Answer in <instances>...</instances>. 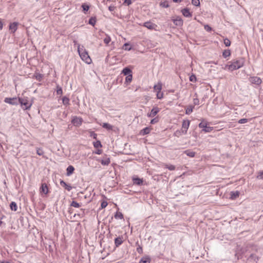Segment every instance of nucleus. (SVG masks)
Instances as JSON below:
<instances>
[{
	"mask_svg": "<svg viewBox=\"0 0 263 263\" xmlns=\"http://www.w3.org/2000/svg\"><path fill=\"white\" fill-rule=\"evenodd\" d=\"M245 59L243 58H238L234 60L231 64L228 65L229 70L233 71L242 67L245 63Z\"/></svg>",
	"mask_w": 263,
	"mask_h": 263,
	"instance_id": "obj_1",
	"label": "nucleus"
},
{
	"mask_svg": "<svg viewBox=\"0 0 263 263\" xmlns=\"http://www.w3.org/2000/svg\"><path fill=\"white\" fill-rule=\"evenodd\" d=\"M78 51L79 54L82 59V60L85 61L87 64H90L91 62V59L88 55L87 51L85 49H83V47H80V45L78 46Z\"/></svg>",
	"mask_w": 263,
	"mask_h": 263,
	"instance_id": "obj_2",
	"label": "nucleus"
},
{
	"mask_svg": "<svg viewBox=\"0 0 263 263\" xmlns=\"http://www.w3.org/2000/svg\"><path fill=\"white\" fill-rule=\"evenodd\" d=\"M18 102L24 109H28L30 108L32 104L29 103L25 98H18Z\"/></svg>",
	"mask_w": 263,
	"mask_h": 263,
	"instance_id": "obj_3",
	"label": "nucleus"
},
{
	"mask_svg": "<svg viewBox=\"0 0 263 263\" xmlns=\"http://www.w3.org/2000/svg\"><path fill=\"white\" fill-rule=\"evenodd\" d=\"M190 122L189 120H183L182 124V133L186 134L189 127Z\"/></svg>",
	"mask_w": 263,
	"mask_h": 263,
	"instance_id": "obj_4",
	"label": "nucleus"
},
{
	"mask_svg": "<svg viewBox=\"0 0 263 263\" xmlns=\"http://www.w3.org/2000/svg\"><path fill=\"white\" fill-rule=\"evenodd\" d=\"M82 119L77 117H74L71 121V123L76 126H80L82 124Z\"/></svg>",
	"mask_w": 263,
	"mask_h": 263,
	"instance_id": "obj_5",
	"label": "nucleus"
},
{
	"mask_svg": "<svg viewBox=\"0 0 263 263\" xmlns=\"http://www.w3.org/2000/svg\"><path fill=\"white\" fill-rule=\"evenodd\" d=\"M249 81L252 83L256 85H259L261 84L262 81L261 79L257 77H251L249 78Z\"/></svg>",
	"mask_w": 263,
	"mask_h": 263,
	"instance_id": "obj_6",
	"label": "nucleus"
},
{
	"mask_svg": "<svg viewBox=\"0 0 263 263\" xmlns=\"http://www.w3.org/2000/svg\"><path fill=\"white\" fill-rule=\"evenodd\" d=\"M4 102L11 105H17L18 103L16 98H6L4 100Z\"/></svg>",
	"mask_w": 263,
	"mask_h": 263,
	"instance_id": "obj_7",
	"label": "nucleus"
},
{
	"mask_svg": "<svg viewBox=\"0 0 263 263\" xmlns=\"http://www.w3.org/2000/svg\"><path fill=\"white\" fill-rule=\"evenodd\" d=\"M160 111V109L157 107H154L151 111V112L149 114H147V116L149 117H154L155 116L158 112Z\"/></svg>",
	"mask_w": 263,
	"mask_h": 263,
	"instance_id": "obj_8",
	"label": "nucleus"
},
{
	"mask_svg": "<svg viewBox=\"0 0 263 263\" xmlns=\"http://www.w3.org/2000/svg\"><path fill=\"white\" fill-rule=\"evenodd\" d=\"M18 23L17 22H13L9 25V29L12 33H14L17 29Z\"/></svg>",
	"mask_w": 263,
	"mask_h": 263,
	"instance_id": "obj_9",
	"label": "nucleus"
},
{
	"mask_svg": "<svg viewBox=\"0 0 263 263\" xmlns=\"http://www.w3.org/2000/svg\"><path fill=\"white\" fill-rule=\"evenodd\" d=\"M174 24L178 26H181L183 25V20L180 17H177L176 18L173 20Z\"/></svg>",
	"mask_w": 263,
	"mask_h": 263,
	"instance_id": "obj_10",
	"label": "nucleus"
},
{
	"mask_svg": "<svg viewBox=\"0 0 263 263\" xmlns=\"http://www.w3.org/2000/svg\"><path fill=\"white\" fill-rule=\"evenodd\" d=\"M143 26L149 29L152 30L154 29L155 27L157 26V25L151 22H146L143 24Z\"/></svg>",
	"mask_w": 263,
	"mask_h": 263,
	"instance_id": "obj_11",
	"label": "nucleus"
},
{
	"mask_svg": "<svg viewBox=\"0 0 263 263\" xmlns=\"http://www.w3.org/2000/svg\"><path fill=\"white\" fill-rule=\"evenodd\" d=\"M123 238L122 236H119L115 238V244L116 247H118L123 243Z\"/></svg>",
	"mask_w": 263,
	"mask_h": 263,
	"instance_id": "obj_12",
	"label": "nucleus"
},
{
	"mask_svg": "<svg viewBox=\"0 0 263 263\" xmlns=\"http://www.w3.org/2000/svg\"><path fill=\"white\" fill-rule=\"evenodd\" d=\"M182 14L186 17H190L192 16V14L190 12V10L188 8H185L182 10L181 11Z\"/></svg>",
	"mask_w": 263,
	"mask_h": 263,
	"instance_id": "obj_13",
	"label": "nucleus"
},
{
	"mask_svg": "<svg viewBox=\"0 0 263 263\" xmlns=\"http://www.w3.org/2000/svg\"><path fill=\"white\" fill-rule=\"evenodd\" d=\"M41 192L47 194L48 193V189L47 185L46 183H44L42 184V185L40 187Z\"/></svg>",
	"mask_w": 263,
	"mask_h": 263,
	"instance_id": "obj_14",
	"label": "nucleus"
},
{
	"mask_svg": "<svg viewBox=\"0 0 263 263\" xmlns=\"http://www.w3.org/2000/svg\"><path fill=\"white\" fill-rule=\"evenodd\" d=\"M60 185L65 187V189L68 191H70L72 189V187L70 185L67 184L63 180L60 181Z\"/></svg>",
	"mask_w": 263,
	"mask_h": 263,
	"instance_id": "obj_15",
	"label": "nucleus"
},
{
	"mask_svg": "<svg viewBox=\"0 0 263 263\" xmlns=\"http://www.w3.org/2000/svg\"><path fill=\"white\" fill-rule=\"evenodd\" d=\"M74 170V168L73 167V166H72V165L68 166L66 169L67 176H69L71 175L73 173Z\"/></svg>",
	"mask_w": 263,
	"mask_h": 263,
	"instance_id": "obj_16",
	"label": "nucleus"
},
{
	"mask_svg": "<svg viewBox=\"0 0 263 263\" xmlns=\"http://www.w3.org/2000/svg\"><path fill=\"white\" fill-rule=\"evenodd\" d=\"M33 78H35L37 81H41L43 79V75L42 74H41V73H37V72H35L33 76Z\"/></svg>",
	"mask_w": 263,
	"mask_h": 263,
	"instance_id": "obj_17",
	"label": "nucleus"
},
{
	"mask_svg": "<svg viewBox=\"0 0 263 263\" xmlns=\"http://www.w3.org/2000/svg\"><path fill=\"white\" fill-rule=\"evenodd\" d=\"M132 70L128 67L124 68L122 71V73L124 74L125 76H128L129 74H132Z\"/></svg>",
	"mask_w": 263,
	"mask_h": 263,
	"instance_id": "obj_18",
	"label": "nucleus"
},
{
	"mask_svg": "<svg viewBox=\"0 0 263 263\" xmlns=\"http://www.w3.org/2000/svg\"><path fill=\"white\" fill-rule=\"evenodd\" d=\"M151 258L148 256L143 257L140 260L139 263H150Z\"/></svg>",
	"mask_w": 263,
	"mask_h": 263,
	"instance_id": "obj_19",
	"label": "nucleus"
},
{
	"mask_svg": "<svg viewBox=\"0 0 263 263\" xmlns=\"http://www.w3.org/2000/svg\"><path fill=\"white\" fill-rule=\"evenodd\" d=\"M151 129L149 127H146L141 130L140 134L142 135H147L149 133Z\"/></svg>",
	"mask_w": 263,
	"mask_h": 263,
	"instance_id": "obj_20",
	"label": "nucleus"
},
{
	"mask_svg": "<svg viewBox=\"0 0 263 263\" xmlns=\"http://www.w3.org/2000/svg\"><path fill=\"white\" fill-rule=\"evenodd\" d=\"M110 162L109 158H105L101 161V163L103 165H108Z\"/></svg>",
	"mask_w": 263,
	"mask_h": 263,
	"instance_id": "obj_21",
	"label": "nucleus"
},
{
	"mask_svg": "<svg viewBox=\"0 0 263 263\" xmlns=\"http://www.w3.org/2000/svg\"><path fill=\"white\" fill-rule=\"evenodd\" d=\"M154 89L157 92L161 91L162 89V83L159 82L157 85H154Z\"/></svg>",
	"mask_w": 263,
	"mask_h": 263,
	"instance_id": "obj_22",
	"label": "nucleus"
},
{
	"mask_svg": "<svg viewBox=\"0 0 263 263\" xmlns=\"http://www.w3.org/2000/svg\"><path fill=\"white\" fill-rule=\"evenodd\" d=\"M134 184L140 185L142 184L143 180L139 178H136L133 179Z\"/></svg>",
	"mask_w": 263,
	"mask_h": 263,
	"instance_id": "obj_23",
	"label": "nucleus"
},
{
	"mask_svg": "<svg viewBox=\"0 0 263 263\" xmlns=\"http://www.w3.org/2000/svg\"><path fill=\"white\" fill-rule=\"evenodd\" d=\"M10 208L12 211H16L17 209V206L16 203L15 202L12 201L11 202V203L10 204Z\"/></svg>",
	"mask_w": 263,
	"mask_h": 263,
	"instance_id": "obj_24",
	"label": "nucleus"
},
{
	"mask_svg": "<svg viewBox=\"0 0 263 263\" xmlns=\"http://www.w3.org/2000/svg\"><path fill=\"white\" fill-rule=\"evenodd\" d=\"M136 246H137V252L141 254L143 253V249H142V247L139 244V242L138 241H137L136 243Z\"/></svg>",
	"mask_w": 263,
	"mask_h": 263,
	"instance_id": "obj_25",
	"label": "nucleus"
},
{
	"mask_svg": "<svg viewBox=\"0 0 263 263\" xmlns=\"http://www.w3.org/2000/svg\"><path fill=\"white\" fill-rule=\"evenodd\" d=\"M231 198L234 199L238 197L239 195V192L238 191L232 192L231 193Z\"/></svg>",
	"mask_w": 263,
	"mask_h": 263,
	"instance_id": "obj_26",
	"label": "nucleus"
},
{
	"mask_svg": "<svg viewBox=\"0 0 263 263\" xmlns=\"http://www.w3.org/2000/svg\"><path fill=\"white\" fill-rule=\"evenodd\" d=\"M231 55V51L229 49L224 50L222 53V56L226 58Z\"/></svg>",
	"mask_w": 263,
	"mask_h": 263,
	"instance_id": "obj_27",
	"label": "nucleus"
},
{
	"mask_svg": "<svg viewBox=\"0 0 263 263\" xmlns=\"http://www.w3.org/2000/svg\"><path fill=\"white\" fill-rule=\"evenodd\" d=\"M194 106L192 105L189 106L185 110V114L187 115H190L193 109Z\"/></svg>",
	"mask_w": 263,
	"mask_h": 263,
	"instance_id": "obj_28",
	"label": "nucleus"
},
{
	"mask_svg": "<svg viewBox=\"0 0 263 263\" xmlns=\"http://www.w3.org/2000/svg\"><path fill=\"white\" fill-rule=\"evenodd\" d=\"M213 129V127L210 126H207L206 125H205L204 128L202 129V130L205 133H210L212 132Z\"/></svg>",
	"mask_w": 263,
	"mask_h": 263,
	"instance_id": "obj_29",
	"label": "nucleus"
},
{
	"mask_svg": "<svg viewBox=\"0 0 263 263\" xmlns=\"http://www.w3.org/2000/svg\"><path fill=\"white\" fill-rule=\"evenodd\" d=\"M62 102L64 105H67L69 104V99L66 97H64L63 98Z\"/></svg>",
	"mask_w": 263,
	"mask_h": 263,
	"instance_id": "obj_30",
	"label": "nucleus"
},
{
	"mask_svg": "<svg viewBox=\"0 0 263 263\" xmlns=\"http://www.w3.org/2000/svg\"><path fill=\"white\" fill-rule=\"evenodd\" d=\"M102 127L103 128H105L108 129V130H111L112 128V126L110 124H109L107 123H103Z\"/></svg>",
	"mask_w": 263,
	"mask_h": 263,
	"instance_id": "obj_31",
	"label": "nucleus"
},
{
	"mask_svg": "<svg viewBox=\"0 0 263 263\" xmlns=\"http://www.w3.org/2000/svg\"><path fill=\"white\" fill-rule=\"evenodd\" d=\"M89 24L93 26H95L96 23V17H91L89 20Z\"/></svg>",
	"mask_w": 263,
	"mask_h": 263,
	"instance_id": "obj_32",
	"label": "nucleus"
},
{
	"mask_svg": "<svg viewBox=\"0 0 263 263\" xmlns=\"http://www.w3.org/2000/svg\"><path fill=\"white\" fill-rule=\"evenodd\" d=\"M115 217L116 219L119 218L120 219H122L123 218V215L121 212H117L115 215Z\"/></svg>",
	"mask_w": 263,
	"mask_h": 263,
	"instance_id": "obj_33",
	"label": "nucleus"
},
{
	"mask_svg": "<svg viewBox=\"0 0 263 263\" xmlns=\"http://www.w3.org/2000/svg\"><path fill=\"white\" fill-rule=\"evenodd\" d=\"M70 206L74 208H79L81 206L80 204L75 201H72L70 203Z\"/></svg>",
	"mask_w": 263,
	"mask_h": 263,
	"instance_id": "obj_34",
	"label": "nucleus"
},
{
	"mask_svg": "<svg viewBox=\"0 0 263 263\" xmlns=\"http://www.w3.org/2000/svg\"><path fill=\"white\" fill-rule=\"evenodd\" d=\"M93 146L96 148H99L102 147V144L100 141H97L96 142H93Z\"/></svg>",
	"mask_w": 263,
	"mask_h": 263,
	"instance_id": "obj_35",
	"label": "nucleus"
},
{
	"mask_svg": "<svg viewBox=\"0 0 263 263\" xmlns=\"http://www.w3.org/2000/svg\"><path fill=\"white\" fill-rule=\"evenodd\" d=\"M123 48L125 50H130L131 49V47L130 46L129 44L125 43L123 45Z\"/></svg>",
	"mask_w": 263,
	"mask_h": 263,
	"instance_id": "obj_36",
	"label": "nucleus"
},
{
	"mask_svg": "<svg viewBox=\"0 0 263 263\" xmlns=\"http://www.w3.org/2000/svg\"><path fill=\"white\" fill-rule=\"evenodd\" d=\"M82 7L83 8V10L84 13H86V12L89 9V6H88L85 4H82Z\"/></svg>",
	"mask_w": 263,
	"mask_h": 263,
	"instance_id": "obj_37",
	"label": "nucleus"
},
{
	"mask_svg": "<svg viewBox=\"0 0 263 263\" xmlns=\"http://www.w3.org/2000/svg\"><path fill=\"white\" fill-rule=\"evenodd\" d=\"M164 166L165 168H167L171 171H173L175 169V166L173 165L165 164Z\"/></svg>",
	"mask_w": 263,
	"mask_h": 263,
	"instance_id": "obj_38",
	"label": "nucleus"
},
{
	"mask_svg": "<svg viewBox=\"0 0 263 263\" xmlns=\"http://www.w3.org/2000/svg\"><path fill=\"white\" fill-rule=\"evenodd\" d=\"M160 6H162V7H164V8H168L169 7V4H168V2H161L160 3Z\"/></svg>",
	"mask_w": 263,
	"mask_h": 263,
	"instance_id": "obj_39",
	"label": "nucleus"
},
{
	"mask_svg": "<svg viewBox=\"0 0 263 263\" xmlns=\"http://www.w3.org/2000/svg\"><path fill=\"white\" fill-rule=\"evenodd\" d=\"M224 44L227 47H229L231 45V41L228 39H225L224 40Z\"/></svg>",
	"mask_w": 263,
	"mask_h": 263,
	"instance_id": "obj_40",
	"label": "nucleus"
},
{
	"mask_svg": "<svg viewBox=\"0 0 263 263\" xmlns=\"http://www.w3.org/2000/svg\"><path fill=\"white\" fill-rule=\"evenodd\" d=\"M192 4L195 6H199L200 5L199 0H192Z\"/></svg>",
	"mask_w": 263,
	"mask_h": 263,
	"instance_id": "obj_41",
	"label": "nucleus"
},
{
	"mask_svg": "<svg viewBox=\"0 0 263 263\" xmlns=\"http://www.w3.org/2000/svg\"><path fill=\"white\" fill-rule=\"evenodd\" d=\"M111 41L110 36L106 35V37L104 39V42L106 44H108Z\"/></svg>",
	"mask_w": 263,
	"mask_h": 263,
	"instance_id": "obj_42",
	"label": "nucleus"
},
{
	"mask_svg": "<svg viewBox=\"0 0 263 263\" xmlns=\"http://www.w3.org/2000/svg\"><path fill=\"white\" fill-rule=\"evenodd\" d=\"M132 74H129L127 76L125 79V81L127 83H130L132 80Z\"/></svg>",
	"mask_w": 263,
	"mask_h": 263,
	"instance_id": "obj_43",
	"label": "nucleus"
},
{
	"mask_svg": "<svg viewBox=\"0 0 263 263\" xmlns=\"http://www.w3.org/2000/svg\"><path fill=\"white\" fill-rule=\"evenodd\" d=\"M63 93V90L61 87L59 86H57V94L58 95H61Z\"/></svg>",
	"mask_w": 263,
	"mask_h": 263,
	"instance_id": "obj_44",
	"label": "nucleus"
},
{
	"mask_svg": "<svg viewBox=\"0 0 263 263\" xmlns=\"http://www.w3.org/2000/svg\"><path fill=\"white\" fill-rule=\"evenodd\" d=\"M257 178L258 179L263 180V171L258 173V174L257 176Z\"/></svg>",
	"mask_w": 263,
	"mask_h": 263,
	"instance_id": "obj_45",
	"label": "nucleus"
},
{
	"mask_svg": "<svg viewBox=\"0 0 263 263\" xmlns=\"http://www.w3.org/2000/svg\"><path fill=\"white\" fill-rule=\"evenodd\" d=\"M186 154L187 156L191 157H194L195 155V153L194 152H186Z\"/></svg>",
	"mask_w": 263,
	"mask_h": 263,
	"instance_id": "obj_46",
	"label": "nucleus"
},
{
	"mask_svg": "<svg viewBox=\"0 0 263 263\" xmlns=\"http://www.w3.org/2000/svg\"><path fill=\"white\" fill-rule=\"evenodd\" d=\"M248 119H246V118H243V119H240L238 122V123L239 124H243V123H246L248 122Z\"/></svg>",
	"mask_w": 263,
	"mask_h": 263,
	"instance_id": "obj_47",
	"label": "nucleus"
},
{
	"mask_svg": "<svg viewBox=\"0 0 263 263\" xmlns=\"http://www.w3.org/2000/svg\"><path fill=\"white\" fill-rule=\"evenodd\" d=\"M36 153L39 156H43L44 155V152L42 149L37 148L36 150Z\"/></svg>",
	"mask_w": 263,
	"mask_h": 263,
	"instance_id": "obj_48",
	"label": "nucleus"
},
{
	"mask_svg": "<svg viewBox=\"0 0 263 263\" xmlns=\"http://www.w3.org/2000/svg\"><path fill=\"white\" fill-rule=\"evenodd\" d=\"M90 136L92 137L95 139H97V134H96L94 132H90Z\"/></svg>",
	"mask_w": 263,
	"mask_h": 263,
	"instance_id": "obj_49",
	"label": "nucleus"
},
{
	"mask_svg": "<svg viewBox=\"0 0 263 263\" xmlns=\"http://www.w3.org/2000/svg\"><path fill=\"white\" fill-rule=\"evenodd\" d=\"M158 121H159L158 118H155L153 119L152 120H151L150 123L152 124H154L157 123Z\"/></svg>",
	"mask_w": 263,
	"mask_h": 263,
	"instance_id": "obj_50",
	"label": "nucleus"
},
{
	"mask_svg": "<svg viewBox=\"0 0 263 263\" xmlns=\"http://www.w3.org/2000/svg\"><path fill=\"white\" fill-rule=\"evenodd\" d=\"M190 81L191 82H195L196 81V77L195 75L193 74L190 77Z\"/></svg>",
	"mask_w": 263,
	"mask_h": 263,
	"instance_id": "obj_51",
	"label": "nucleus"
},
{
	"mask_svg": "<svg viewBox=\"0 0 263 263\" xmlns=\"http://www.w3.org/2000/svg\"><path fill=\"white\" fill-rule=\"evenodd\" d=\"M163 93H160V91H158L157 92V98L159 99H161L163 98Z\"/></svg>",
	"mask_w": 263,
	"mask_h": 263,
	"instance_id": "obj_52",
	"label": "nucleus"
},
{
	"mask_svg": "<svg viewBox=\"0 0 263 263\" xmlns=\"http://www.w3.org/2000/svg\"><path fill=\"white\" fill-rule=\"evenodd\" d=\"M81 212L78 214V215L81 216L82 217H83L85 215L84 211L85 209H81L80 210Z\"/></svg>",
	"mask_w": 263,
	"mask_h": 263,
	"instance_id": "obj_53",
	"label": "nucleus"
},
{
	"mask_svg": "<svg viewBox=\"0 0 263 263\" xmlns=\"http://www.w3.org/2000/svg\"><path fill=\"white\" fill-rule=\"evenodd\" d=\"M108 203L106 201H103L102 203H101V207L102 209L103 208H105L107 206Z\"/></svg>",
	"mask_w": 263,
	"mask_h": 263,
	"instance_id": "obj_54",
	"label": "nucleus"
},
{
	"mask_svg": "<svg viewBox=\"0 0 263 263\" xmlns=\"http://www.w3.org/2000/svg\"><path fill=\"white\" fill-rule=\"evenodd\" d=\"M204 29L205 30L209 32L212 30V28L208 25L204 26Z\"/></svg>",
	"mask_w": 263,
	"mask_h": 263,
	"instance_id": "obj_55",
	"label": "nucleus"
},
{
	"mask_svg": "<svg viewBox=\"0 0 263 263\" xmlns=\"http://www.w3.org/2000/svg\"><path fill=\"white\" fill-rule=\"evenodd\" d=\"M205 125H206V124L201 122L199 124V127L203 129L205 127Z\"/></svg>",
	"mask_w": 263,
	"mask_h": 263,
	"instance_id": "obj_56",
	"label": "nucleus"
},
{
	"mask_svg": "<svg viewBox=\"0 0 263 263\" xmlns=\"http://www.w3.org/2000/svg\"><path fill=\"white\" fill-rule=\"evenodd\" d=\"M124 3L127 4V6H129L132 4V1L131 0H124Z\"/></svg>",
	"mask_w": 263,
	"mask_h": 263,
	"instance_id": "obj_57",
	"label": "nucleus"
},
{
	"mask_svg": "<svg viewBox=\"0 0 263 263\" xmlns=\"http://www.w3.org/2000/svg\"><path fill=\"white\" fill-rule=\"evenodd\" d=\"M250 258L253 259L254 260H256V258L257 259V260H258V258L254 254H251L250 256Z\"/></svg>",
	"mask_w": 263,
	"mask_h": 263,
	"instance_id": "obj_58",
	"label": "nucleus"
},
{
	"mask_svg": "<svg viewBox=\"0 0 263 263\" xmlns=\"http://www.w3.org/2000/svg\"><path fill=\"white\" fill-rule=\"evenodd\" d=\"M193 102H194V104L195 105H198V104H199V101L198 99L195 98V99H194Z\"/></svg>",
	"mask_w": 263,
	"mask_h": 263,
	"instance_id": "obj_59",
	"label": "nucleus"
},
{
	"mask_svg": "<svg viewBox=\"0 0 263 263\" xmlns=\"http://www.w3.org/2000/svg\"><path fill=\"white\" fill-rule=\"evenodd\" d=\"M115 6H110L108 8V9L110 11H113L115 10Z\"/></svg>",
	"mask_w": 263,
	"mask_h": 263,
	"instance_id": "obj_60",
	"label": "nucleus"
},
{
	"mask_svg": "<svg viewBox=\"0 0 263 263\" xmlns=\"http://www.w3.org/2000/svg\"><path fill=\"white\" fill-rule=\"evenodd\" d=\"M102 149H98L97 152H95L96 154L100 155L102 153Z\"/></svg>",
	"mask_w": 263,
	"mask_h": 263,
	"instance_id": "obj_61",
	"label": "nucleus"
},
{
	"mask_svg": "<svg viewBox=\"0 0 263 263\" xmlns=\"http://www.w3.org/2000/svg\"><path fill=\"white\" fill-rule=\"evenodd\" d=\"M3 27V24L2 23V21L1 19L0 18V30H1Z\"/></svg>",
	"mask_w": 263,
	"mask_h": 263,
	"instance_id": "obj_62",
	"label": "nucleus"
},
{
	"mask_svg": "<svg viewBox=\"0 0 263 263\" xmlns=\"http://www.w3.org/2000/svg\"><path fill=\"white\" fill-rule=\"evenodd\" d=\"M175 135L176 136H179V135H180V132L177 131L175 133Z\"/></svg>",
	"mask_w": 263,
	"mask_h": 263,
	"instance_id": "obj_63",
	"label": "nucleus"
},
{
	"mask_svg": "<svg viewBox=\"0 0 263 263\" xmlns=\"http://www.w3.org/2000/svg\"><path fill=\"white\" fill-rule=\"evenodd\" d=\"M175 3H179L181 1V0H173Z\"/></svg>",
	"mask_w": 263,
	"mask_h": 263,
	"instance_id": "obj_64",
	"label": "nucleus"
}]
</instances>
